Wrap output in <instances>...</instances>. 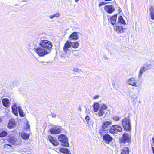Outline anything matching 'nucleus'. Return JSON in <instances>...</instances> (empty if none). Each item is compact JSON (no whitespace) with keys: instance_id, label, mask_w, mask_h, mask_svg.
Wrapping results in <instances>:
<instances>
[{"instance_id":"f257e3e1","label":"nucleus","mask_w":154,"mask_h":154,"mask_svg":"<svg viewBox=\"0 0 154 154\" xmlns=\"http://www.w3.org/2000/svg\"><path fill=\"white\" fill-rule=\"evenodd\" d=\"M131 136L127 133H124L119 140V144L122 146H129L131 143Z\"/></svg>"},{"instance_id":"f03ea898","label":"nucleus","mask_w":154,"mask_h":154,"mask_svg":"<svg viewBox=\"0 0 154 154\" xmlns=\"http://www.w3.org/2000/svg\"><path fill=\"white\" fill-rule=\"evenodd\" d=\"M40 46L50 53L51 51L52 47V42L47 40H42L39 43Z\"/></svg>"},{"instance_id":"7ed1b4c3","label":"nucleus","mask_w":154,"mask_h":154,"mask_svg":"<svg viewBox=\"0 0 154 154\" xmlns=\"http://www.w3.org/2000/svg\"><path fill=\"white\" fill-rule=\"evenodd\" d=\"M18 134L16 131H13L11 132V133L8 136V138L7 141L11 143L12 144H14L17 140V138Z\"/></svg>"},{"instance_id":"20e7f679","label":"nucleus","mask_w":154,"mask_h":154,"mask_svg":"<svg viewBox=\"0 0 154 154\" xmlns=\"http://www.w3.org/2000/svg\"><path fill=\"white\" fill-rule=\"evenodd\" d=\"M123 128L126 131H129L131 130L130 120L128 117H125L121 121Z\"/></svg>"},{"instance_id":"39448f33","label":"nucleus","mask_w":154,"mask_h":154,"mask_svg":"<svg viewBox=\"0 0 154 154\" xmlns=\"http://www.w3.org/2000/svg\"><path fill=\"white\" fill-rule=\"evenodd\" d=\"M59 140L62 143V146H63L69 147V144L67 141V138L66 136L63 134L59 135L58 137Z\"/></svg>"},{"instance_id":"423d86ee","label":"nucleus","mask_w":154,"mask_h":154,"mask_svg":"<svg viewBox=\"0 0 154 154\" xmlns=\"http://www.w3.org/2000/svg\"><path fill=\"white\" fill-rule=\"evenodd\" d=\"M122 130L121 127L118 125H114L112 126L109 129V132L112 134H116L117 132H121Z\"/></svg>"},{"instance_id":"0eeeda50","label":"nucleus","mask_w":154,"mask_h":154,"mask_svg":"<svg viewBox=\"0 0 154 154\" xmlns=\"http://www.w3.org/2000/svg\"><path fill=\"white\" fill-rule=\"evenodd\" d=\"M35 51L40 57L44 56L49 53L46 50L42 47H38L35 49Z\"/></svg>"},{"instance_id":"6e6552de","label":"nucleus","mask_w":154,"mask_h":154,"mask_svg":"<svg viewBox=\"0 0 154 154\" xmlns=\"http://www.w3.org/2000/svg\"><path fill=\"white\" fill-rule=\"evenodd\" d=\"M113 28L114 30L118 34L123 33L125 32L126 30L123 26L119 25L114 26Z\"/></svg>"},{"instance_id":"1a4fd4ad","label":"nucleus","mask_w":154,"mask_h":154,"mask_svg":"<svg viewBox=\"0 0 154 154\" xmlns=\"http://www.w3.org/2000/svg\"><path fill=\"white\" fill-rule=\"evenodd\" d=\"M103 141L107 144H109L112 140L113 138L109 134H106L102 136Z\"/></svg>"},{"instance_id":"9d476101","label":"nucleus","mask_w":154,"mask_h":154,"mask_svg":"<svg viewBox=\"0 0 154 154\" xmlns=\"http://www.w3.org/2000/svg\"><path fill=\"white\" fill-rule=\"evenodd\" d=\"M104 9L106 13L109 14L112 13L115 11L114 8L110 5H105L104 7Z\"/></svg>"},{"instance_id":"9b49d317","label":"nucleus","mask_w":154,"mask_h":154,"mask_svg":"<svg viewBox=\"0 0 154 154\" xmlns=\"http://www.w3.org/2000/svg\"><path fill=\"white\" fill-rule=\"evenodd\" d=\"M150 64H146L145 65V67L141 68L139 72V77H140L142 76V74L144 72L150 68Z\"/></svg>"},{"instance_id":"f8f14e48","label":"nucleus","mask_w":154,"mask_h":154,"mask_svg":"<svg viewBox=\"0 0 154 154\" xmlns=\"http://www.w3.org/2000/svg\"><path fill=\"white\" fill-rule=\"evenodd\" d=\"M128 84L132 86L137 87L138 86L137 82L134 77H131L128 80Z\"/></svg>"},{"instance_id":"ddd939ff","label":"nucleus","mask_w":154,"mask_h":154,"mask_svg":"<svg viewBox=\"0 0 154 154\" xmlns=\"http://www.w3.org/2000/svg\"><path fill=\"white\" fill-rule=\"evenodd\" d=\"M72 44V42H70L68 41H66L64 44L63 48V49L64 51L65 52H67L68 50V49L71 46V45Z\"/></svg>"},{"instance_id":"4468645a","label":"nucleus","mask_w":154,"mask_h":154,"mask_svg":"<svg viewBox=\"0 0 154 154\" xmlns=\"http://www.w3.org/2000/svg\"><path fill=\"white\" fill-rule=\"evenodd\" d=\"M2 104L5 107L8 108L10 106L11 103L9 99L7 98H4L2 100Z\"/></svg>"},{"instance_id":"2eb2a0df","label":"nucleus","mask_w":154,"mask_h":154,"mask_svg":"<svg viewBox=\"0 0 154 154\" xmlns=\"http://www.w3.org/2000/svg\"><path fill=\"white\" fill-rule=\"evenodd\" d=\"M16 123L14 119H11L9 121L7 127L9 129L14 128L15 126Z\"/></svg>"},{"instance_id":"dca6fc26","label":"nucleus","mask_w":154,"mask_h":154,"mask_svg":"<svg viewBox=\"0 0 154 154\" xmlns=\"http://www.w3.org/2000/svg\"><path fill=\"white\" fill-rule=\"evenodd\" d=\"M48 140L53 145L56 146L58 145V142L55 140L51 136L49 135L48 137Z\"/></svg>"},{"instance_id":"f3484780","label":"nucleus","mask_w":154,"mask_h":154,"mask_svg":"<svg viewBox=\"0 0 154 154\" xmlns=\"http://www.w3.org/2000/svg\"><path fill=\"white\" fill-rule=\"evenodd\" d=\"M50 132L51 134H57L60 133V129L57 127H54L51 128L50 130Z\"/></svg>"},{"instance_id":"a211bd4d","label":"nucleus","mask_w":154,"mask_h":154,"mask_svg":"<svg viewBox=\"0 0 154 154\" xmlns=\"http://www.w3.org/2000/svg\"><path fill=\"white\" fill-rule=\"evenodd\" d=\"M112 124V122L109 121H105L102 125V128L103 129H106L109 128V126Z\"/></svg>"},{"instance_id":"6ab92c4d","label":"nucleus","mask_w":154,"mask_h":154,"mask_svg":"<svg viewBox=\"0 0 154 154\" xmlns=\"http://www.w3.org/2000/svg\"><path fill=\"white\" fill-rule=\"evenodd\" d=\"M69 38L71 40H77L78 39L77 32H75L72 33L69 37Z\"/></svg>"},{"instance_id":"aec40b11","label":"nucleus","mask_w":154,"mask_h":154,"mask_svg":"<svg viewBox=\"0 0 154 154\" xmlns=\"http://www.w3.org/2000/svg\"><path fill=\"white\" fill-rule=\"evenodd\" d=\"M117 16V14H115L110 18L109 20V22L112 25H114L116 24Z\"/></svg>"},{"instance_id":"412c9836","label":"nucleus","mask_w":154,"mask_h":154,"mask_svg":"<svg viewBox=\"0 0 154 154\" xmlns=\"http://www.w3.org/2000/svg\"><path fill=\"white\" fill-rule=\"evenodd\" d=\"M17 109L18 108L17 104L16 103L13 104L12 106V112L16 116H17L18 115Z\"/></svg>"},{"instance_id":"4be33fe9","label":"nucleus","mask_w":154,"mask_h":154,"mask_svg":"<svg viewBox=\"0 0 154 154\" xmlns=\"http://www.w3.org/2000/svg\"><path fill=\"white\" fill-rule=\"evenodd\" d=\"M59 151L63 153L66 154H71V152L67 149L61 147L59 149Z\"/></svg>"},{"instance_id":"5701e85b","label":"nucleus","mask_w":154,"mask_h":154,"mask_svg":"<svg viewBox=\"0 0 154 154\" xmlns=\"http://www.w3.org/2000/svg\"><path fill=\"white\" fill-rule=\"evenodd\" d=\"M129 150L128 148L127 147H124L121 149L120 154H129Z\"/></svg>"},{"instance_id":"b1692460","label":"nucleus","mask_w":154,"mask_h":154,"mask_svg":"<svg viewBox=\"0 0 154 154\" xmlns=\"http://www.w3.org/2000/svg\"><path fill=\"white\" fill-rule=\"evenodd\" d=\"M118 23L123 25L126 24V22L122 16H120L118 17Z\"/></svg>"},{"instance_id":"393cba45","label":"nucleus","mask_w":154,"mask_h":154,"mask_svg":"<svg viewBox=\"0 0 154 154\" xmlns=\"http://www.w3.org/2000/svg\"><path fill=\"white\" fill-rule=\"evenodd\" d=\"M8 134V133L5 130L2 129L0 130V137H3L6 136Z\"/></svg>"},{"instance_id":"a878e982","label":"nucleus","mask_w":154,"mask_h":154,"mask_svg":"<svg viewBox=\"0 0 154 154\" xmlns=\"http://www.w3.org/2000/svg\"><path fill=\"white\" fill-rule=\"evenodd\" d=\"M150 16L152 20H154V9L153 7H151L150 8Z\"/></svg>"},{"instance_id":"bb28decb","label":"nucleus","mask_w":154,"mask_h":154,"mask_svg":"<svg viewBox=\"0 0 154 154\" xmlns=\"http://www.w3.org/2000/svg\"><path fill=\"white\" fill-rule=\"evenodd\" d=\"M21 137L24 140H27L29 138V134L24 133L21 134Z\"/></svg>"},{"instance_id":"cd10ccee","label":"nucleus","mask_w":154,"mask_h":154,"mask_svg":"<svg viewBox=\"0 0 154 154\" xmlns=\"http://www.w3.org/2000/svg\"><path fill=\"white\" fill-rule=\"evenodd\" d=\"M93 106L94 108V111L95 112H97L99 109V104L97 103H96L93 105Z\"/></svg>"},{"instance_id":"c85d7f7f","label":"nucleus","mask_w":154,"mask_h":154,"mask_svg":"<svg viewBox=\"0 0 154 154\" xmlns=\"http://www.w3.org/2000/svg\"><path fill=\"white\" fill-rule=\"evenodd\" d=\"M18 110L19 111V114L20 116L23 117L24 116L23 112L21 109V107L20 106L17 107Z\"/></svg>"},{"instance_id":"c756f323","label":"nucleus","mask_w":154,"mask_h":154,"mask_svg":"<svg viewBox=\"0 0 154 154\" xmlns=\"http://www.w3.org/2000/svg\"><path fill=\"white\" fill-rule=\"evenodd\" d=\"M104 129H103L102 128L100 130L99 133L100 134L101 137L103 136V135L105 134L106 133V131H107Z\"/></svg>"},{"instance_id":"7c9ffc66","label":"nucleus","mask_w":154,"mask_h":154,"mask_svg":"<svg viewBox=\"0 0 154 154\" xmlns=\"http://www.w3.org/2000/svg\"><path fill=\"white\" fill-rule=\"evenodd\" d=\"M72 47L74 48H76L78 47L79 46V43L76 42L72 43Z\"/></svg>"},{"instance_id":"2f4dec72","label":"nucleus","mask_w":154,"mask_h":154,"mask_svg":"<svg viewBox=\"0 0 154 154\" xmlns=\"http://www.w3.org/2000/svg\"><path fill=\"white\" fill-rule=\"evenodd\" d=\"M111 119L115 121H117L120 120V118L119 116H114L112 117Z\"/></svg>"},{"instance_id":"473e14b6","label":"nucleus","mask_w":154,"mask_h":154,"mask_svg":"<svg viewBox=\"0 0 154 154\" xmlns=\"http://www.w3.org/2000/svg\"><path fill=\"white\" fill-rule=\"evenodd\" d=\"M60 16V14L58 13H57L53 15H50L49 17L50 19H53L54 17H57Z\"/></svg>"},{"instance_id":"72a5a7b5","label":"nucleus","mask_w":154,"mask_h":154,"mask_svg":"<svg viewBox=\"0 0 154 154\" xmlns=\"http://www.w3.org/2000/svg\"><path fill=\"white\" fill-rule=\"evenodd\" d=\"M104 113V110L100 109L98 113V116L100 117L103 116Z\"/></svg>"},{"instance_id":"f704fd0d","label":"nucleus","mask_w":154,"mask_h":154,"mask_svg":"<svg viewBox=\"0 0 154 154\" xmlns=\"http://www.w3.org/2000/svg\"><path fill=\"white\" fill-rule=\"evenodd\" d=\"M107 108V106L105 104H103L102 106H101L100 109L104 110H105Z\"/></svg>"},{"instance_id":"c9c22d12","label":"nucleus","mask_w":154,"mask_h":154,"mask_svg":"<svg viewBox=\"0 0 154 154\" xmlns=\"http://www.w3.org/2000/svg\"><path fill=\"white\" fill-rule=\"evenodd\" d=\"M106 4V3H105L103 2H101L99 3V6L100 7L101 6L103 5Z\"/></svg>"},{"instance_id":"e433bc0d","label":"nucleus","mask_w":154,"mask_h":154,"mask_svg":"<svg viewBox=\"0 0 154 154\" xmlns=\"http://www.w3.org/2000/svg\"><path fill=\"white\" fill-rule=\"evenodd\" d=\"M90 119L89 117L88 116H87L85 117V120L88 123Z\"/></svg>"},{"instance_id":"4c0bfd02","label":"nucleus","mask_w":154,"mask_h":154,"mask_svg":"<svg viewBox=\"0 0 154 154\" xmlns=\"http://www.w3.org/2000/svg\"><path fill=\"white\" fill-rule=\"evenodd\" d=\"M29 128H30V125L27 123L26 126V127L25 128V129H29Z\"/></svg>"},{"instance_id":"58836bf2","label":"nucleus","mask_w":154,"mask_h":154,"mask_svg":"<svg viewBox=\"0 0 154 154\" xmlns=\"http://www.w3.org/2000/svg\"><path fill=\"white\" fill-rule=\"evenodd\" d=\"M99 97L98 95H96L93 97V98L94 99H96L98 98Z\"/></svg>"},{"instance_id":"ea45409f","label":"nucleus","mask_w":154,"mask_h":154,"mask_svg":"<svg viewBox=\"0 0 154 154\" xmlns=\"http://www.w3.org/2000/svg\"><path fill=\"white\" fill-rule=\"evenodd\" d=\"M151 147L153 153L154 154V146L151 145Z\"/></svg>"},{"instance_id":"a19ab883","label":"nucleus","mask_w":154,"mask_h":154,"mask_svg":"<svg viewBox=\"0 0 154 154\" xmlns=\"http://www.w3.org/2000/svg\"><path fill=\"white\" fill-rule=\"evenodd\" d=\"M51 114L52 117H56V115L55 114L51 113Z\"/></svg>"},{"instance_id":"79ce46f5","label":"nucleus","mask_w":154,"mask_h":154,"mask_svg":"<svg viewBox=\"0 0 154 154\" xmlns=\"http://www.w3.org/2000/svg\"><path fill=\"white\" fill-rule=\"evenodd\" d=\"M4 146H10V147H12L11 145L10 144H6Z\"/></svg>"},{"instance_id":"37998d69","label":"nucleus","mask_w":154,"mask_h":154,"mask_svg":"<svg viewBox=\"0 0 154 154\" xmlns=\"http://www.w3.org/2000/svg\"><path fill=\"white\" fill-rule=\"evenodd\" d=\"M152 140L153 141V144H152L151 145L154 146V136L152 137Z\"/></svg>"},{"instance_id":"c03bdc74","label":"nucleus","mask_w":154,"mask_h":154,"mask_svg":"<svg viewBox=\"0 0 154 154\" xmlns=\"http://www.w3.org/2000/svg\"><path fill=\"white\" fill-rule=\"evenodd\" d=\"M2 121V120L1 118H0V123H1Z\"/></svg>"},{"instance_id":"a18cd8bd","label":"nucleus","mask_w":154,"mask_h":154,"mask_svg":"<svg viewBox=\"0 0 154 154\" xmlns=\"http://www.w3.org/2000/svg\"><path fill=\"white\" fill-rule=\"evenodd\" d=\"M75 1L76 2H78V1H79V0H75Z\"/></svg>"}]
</instances>
